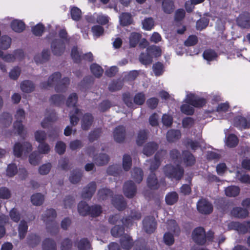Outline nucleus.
Instances as JSON below:
<instances>
[{"label":"nucleus","mask_w":250,"mask_h":250,"mask_svg":"<svg viewBox=\"0 0 250 250\" xmlns=\"http://www.w3.org/2000/svg\"><path fill=\"white\" fill-rule=\"evenodd\" d=\"M61 73L55 72L49 77L47 82L41 83L40 86L41 88L46 89L55 84V89L56 92H65L70 83V79L67 77H64L61 80Z\"/></svg>","instance_id":"obj_1"},{"label":"nucleus","mask_w":250,"mask_h":250,"mask_svg":"<svg viewBox=\"0 0 250 250\" xmlns=\"http://www.w3.org/2000/svg\"><path fill=\"white\" fill-rule=\"evenodd\" d=\"M163 171L166 177L176 180H181L184 174V169L180 165L175 167L167 164L163 167Z\"/></svg>","instance_id":"obj_2"},{"label":"nucleus","mask_w":250,"mask_h":250,"mask_svg":"<svg viewBox=\"0 0 250 250\" xmlns=\"http://www.w3.org/2000/svg\"><path fill=\"white\" fill-rule=\"evenodd\" d=\"M193 241L199 245H204L206 242V234L205 229L201 227L196 228L192 231Z\"/></svg>","instance_id":"obj_3"},{"label":"nucleus","mask_w":250,"mask_h":250,"mask_svg":"<svg viewBox=\"0 0 250 250\" xmlns=\"http://www.w3.org/2000/svg\"><path fill=\"white\" fill-rule=\"evenodd\" d=\"M65 43L61 39H55L51 43V49L52 53L56 56H61L65 50Z\"/></svg>","instance_id":"obj_4"},{"label":"nucleus","mask_w":250,"mask_h":250,"mask_svg":"<svg viewBox=\"0 0 250 250\" xmlns=\"http://www.w3.org/2000/svg\"><path fill=\"white\" fill-rule=\"evenodd\" d=\"M212 204L206 199H201L197 203V208L199 212L203 214H209L213 211Z\"/></svg>","instance_id":"obj_5"},{"label":"nucleus","mask_w":250,"mask_h":250,"mask_svg":"<svg viewBox=\"0 0 250 250\" xmlns=\"http://www.w3.org/2000/svg\"><path fill=\"white\" fill-rule=\"evenodd\" d=\"M31 150L32 145L28 142H24L22 144L17 143L13 148L14 154L18 158L21 156L23 152L28 153Z\"/></svg>","instance_id":"obj_6"},{"label":"nucleus","mask_w":250,"mask_h":250,"mask_svg":"<svg viewBox=\"0 0 250 250\" xmlns=\"http://www.w3.org/2000/svg\"><path fill=\"white\" fill-rule=\"evenodd\" d=\"M143 224L144 229L147 233H152L156 229L157 222L153 216L146 217L143 220Z\"/></svg>","instance_id":"obj_7"},{"label":"nucleus","mask_w":250,"mask_h":250,"mask_svg":"<svg viewBox=\"0 0 250 250\" xmlns=\"http://www.w3.org/2000/svg\"><path fill=\"white\" fill-rule=\"evenodd\" d=\"M123 192L128 198H133L137 192V188L135 183L131 180L125 182L123 186Z\"/></svg>","instance_id":"obj_8"},{"label":"nucleus","mask_w":250,"mask_h":250,"mask_svg":"<svg viewBox=\"0 0 250 250\" xmlns=\"http://www.w3.org/2000/svg\"><path fill=\"white\" fill-rule=\"evenodd\" d=\"M186 103L195 107H202L206 104L204 98H200L194 94H189L187 96Z\"/></svg>","instance_id":"obj_9"},{"label":"nucleus","mask_w":250,"mask_h":250,"mask_svg":"<svg viewBox=\"0 0 250 250\" xmlns=\"http://www.w3.org/2000/svg\"><path fill=\"white\" fill-rule=\"evenodd\" d=\"M97 188L95 182L89 183L86 187L83 188L82 196L84 199H90L95 193Z\"/></svg>","instance_id":"obj_10"},{"label":"nucleus","mask_w":250,"mask_h":250,"mask_svg":"<svg viewBox=\"0 0 250 250\" xmlns=\"http://www.w3.org/2000/svg\"><path fill=\"white\" fill-rule=\"evenodd\" d=\"M125 136L126 131L124 126L119 125L115 128L113 132V136L116 142L123 143L125 139Z\"/></svg>","instance_id":"obj_11"},{"label":"nucleus","mask_w":250,"mask_h":250,"mask_svg":"<svg viewBox=\"0 0 250 250\" xmlns=\"http://www.w3.org/2000/svg\"><path fill=\"white\" fill-rule=\"evenodd\" d=\"M232 226L234 229L241 234L250 233V221H244L243 223L233 222Z\"/></svg>","instance_id":"obj_12"},{"label":"nucleus","mask_w":250,"mask_h":250,"mask_svg":"<svg viewBox=\"0 0 250 250\" xmlns=\"http://www.w3.org/2000/svg\"><path fill=\"white\" fill-rule=\"evenodd\" d=\"M237 24L243 28L250 27V14L244 12L240 14L237 19Z\"/></svg>","instance_id":"obj_13"},{"label":"nucleus","mask_w":250,"mask_h":250,"mask_svg":"<svg viewBox=\"0 0 250 250\" xmlns=\"http://www.w3.org/2000/svg\"><path fill=\"white\" fill-rule=\"evenodd\" d=\"M182 156L183 163L187 167H191L195 164V157L188 150L183 151Z\"/></svg>","instance_id":"obj_14"},{"label":"nucleus","mask_w":250,"mask_h":250,"mask_svg":"<svg viewBox=\"0 0 250 250\" xmlns=\"http://www.w3.org/2000/svg\"><path fill=\"white\" fill-rule=\"evenodd\" d=\"M159 147L158 144L155 142H149L146 144L143 149V153L147 156L153 154Z\"/></svg>","instance_id":"obj_15"},{"label":"nucleus","mask_w":250,"mask_h":250,"mask_svg":"<svg viewBox=\"0 0 250 250\" xmlns=\"http://www.w3.org/2000/svg\"><path fill=\"white\" fill-rule=\"evenodd\" d=\"M112 203L113 206L119 210H124L126 206L125 199L121 195H117L113 197Z\"/></svg>","instance_id":"obj_16"},{"label":"nucleus","mask_w":250,"mask_h":250,"mask_svg":"<svg viewBox=\"0 0 250 250\" xmlns=\"http://www.w3.org/2000/svg\"><path fill=\"white\" fill-rule=\"evenodd\" d=\"M120 243L121 247L126 250H130L134 244L133 240L131 237L127 234H125L121 238Z\"/></svg>","instance_id":"obj_17"},{"label":"nucleus","mask_w":250,"mask_h":250,"mask_svg":"<svg viewBox=\"0 0 250 250\" xmlns=\"http://www.w3.org/2000/svg\"><path fill=\"white\" fill-rule=\"evenodd\" d=\"M93 117L90 113L85 114L82 119L81 127L84 130H88L93 122Z\"/></svg>","instance_id":"obj_18"},{"label":"nucleus","mask_w":250,"mask_h":250,"mask_svg":"<svg viewBox=\"0 0 250 250\" xmlns=\"http://www.w3.org/2000/svg\"><path fill=\"white\" fill-rule=\"evenodd\" d=\"M234 125L241 129H247L250 127V124L246 118L238 116L234 119Z\"/></svg>","instance_id":"obj_19"},{"label":"nucleus","mask_w":250,"mask_h":250,"mask_svg":"<svg viewBox=\"0 0 250 250\" xmlns=\"http://www.w3.org/2000/svg\"><path fill=\"white\" fill-rule=\"evenodd\" d=\"M147 185L151 189H157L159 187L158 180L154 173H150L147 179Z\"/></svg>","instance_id":"obj_20"},{"label":"nucleus","mask_w":250,"mask_h":250,"mask_svg":"<svg viewBox=\"0 0 250 250\" xmlns=\"http://www.w3.org/2000/svg\"><path fill=\"white\" fill-rule=\"evenodd\" d=\"M21 89L24 93H29L35 89V85L30 80H24L21 83Z\"/></svg>","instance_id":"obj_21"},{"label":"nucleus","mask_w":250,"mask_h":250,"mask_svg":"<svg viewBox=\"0 0 250 250\" xmlns=\"http://www.w3.org/2000/svg\"><path fill=\"white\" fill-rule=\"evenodd\" d=\"M232 216L239 218H245L249 215V212L247 209L241 207L234 208L231 211Z\"/></svg>","instance_id":"obj_22"},{"label":"nucleus","mask_w":250,"mask_h":250,"mask_svg":"<svg viewBox=\"0 0 250 250\" xmlns=\"http://www.w3.org/2000/svg\"><path fill=\"white\" fill-rule=\"evenodd\" d=\"M56 216V211L54 209H47L42 215V220L46 224H47L53 221Z\"/></svg>","instance_id":"obj_23"},{"label":"nucleus","mask_w":250,"mask_h":250,"mask_svg":"<svg viewBox=\"0 0 250 250\" xmlns=\"http://www.w3.org/2000/svg\"><path fill=\"white\" fill-rule=\"evenodd\" d=\"M162 7L164 12L167 14L172 13L175 9L173 0H163Z\"/></svg>","instance_id":"obj_24"},{"label":"nucleus","mask_w":250,"mask_h":250,"mask_svg":"<svg viewBox=\"0 0 250 250\" xmlns=\"http://www.w3.org/2000/svg\"><path fill=\"white\" fill-rule=\"evenodd\" d=\"M83 176V171L79 169L73 170L69 176L70 182L73 184L79 183Z\"/></svg>","instance_id":"obj_25"},{"label":"nucleus","mask_w":250,"mask_h":250,"mask_svg":"<svg viewBox=\"0 0 250 250\" xmlns=\"http://www.w3.org/2000/svg\"><path fill=\"white\" fill-rule=\"evenodd\" d=\"M179 199V195L175 191L167 193L165 197V201L167 205L171 206L176 203Z\"/></svg>","instance_id":"obj_26"},{"label":"nucleus","mask_w":250,"mask_h":250,"mask_svg":"<svg viewBox=\"0 0 250 250\" xmlns=\"http://www.w3.org/2000/svg\"><path fill=\"white\" fill-rule=\"evenodd\" d=\"M203 57L205 60L208 62L216 60L218 57V54L213 49H207L204 50L203 53Z\"/></svg>","instance_id":"obj_27"},{"label":"nucleus","mask_w":250,"mask_h":250,"mask_svg":"<svg viewBox=\"0 0 250 250\" xmlns=\"http://www.w3.org/2000/svg\"><path fill=\"white\" fill-rule=\"evenodd\" d=\"M144 172L139 167H135L131 171V178L137 183H140L143 179Z\"/></svg>","instance_id":"obj_28"},{"label":"nucleus","mask_w":250,"mask_h":250,"mask_svg":"<svg viewBox=\"0 0 250 250\" xmlns=\"http://www.w3.org/2000/svg\"><path fill=\"white\" fill-rule=\"evenodd\" d=\"M11 27L16 32H22L25 27L24 23L20 20H15L11 23Z\"/></svg>","instance_id":"obj_29"},{"label":"nucleus","mask_w":250,"mask_h":250,"mask_svg":"<svg viewBox=\"0 0 250 250\" xmlns=\"http://www.w3.org/2000/svg\"><path fill=\"white\" fill-rule=\"evenodd\" d=\"M181 136V132L179 130L170 129L167 134V139L169 142H173L180 139Z\"/></svg>","instance_id":"obj_30"},{"label":"nucleus","mask_w":250,"mask_h":250,"mask_svg":"<svg viewBox=\"0 0 250 250\" xmlns=\"http://www.w3.org/2000/svg\"><path fill=\"white\" fill-rule=\"evenodd\" d=\"M109 160V156L104 153L100 154L97 156H95L94 158V161L95 163L99 166L106 165L108 163Z\"/></svg>","instance_id":"obj_31"},{"label":"nucleus","mask_w":250,"mask_h":250,"mask_svg":"<svg viewBox=\"0 0 250 250\" xmlns=\"http://www.w3.org/2000/svg\"><path fill=\"white\" fill-rule=\"evenodd\" d=\"M98 195L100 199L104 200L113 197V192L110 189L103 188L98 191Z\"/></svg>","instance_id":"obj_32"},{"label":"nucleus","mask_w":250,"mask_h":250,"mask_svg":"<svg viewBox=\"0 0 250 250\" xmlns=\"http://www.w3.org/2000/svg\"><path fill=\"white\" fill-rule=\"evenodd\" d=\"M42 250H57L55 241L51 238H46L42 242Z\"/></svg>","instance_id":"obj_33"},{"label":"nucleus","mask_w":250,"mask_h":250,"mask_svg":"<svg viewBox=\"0 0 250 250\" xmlns=\"http://www.w3.org/2000/svg\"><path fill=\"white\" fill-rule=\"evenodd\" d=\"M139 60L142 64L147 65L152 63L153 58L148 52L146 51V53L142 52L140 54Z\"/></svg>","instance_id":"obj_34"},{"label":"nucleus","mask_w":250,"mask_h":250,"mask_svg":"<svg viewBox=\"0 0 250 250\" xmlns=\"http://www.w3.org/2000/svg\"><path fill=\"white\" fill-rule=\"evenodd\" d=\"M146 51L148 52L152 58L159 57L162 54V50L160 47L155 45L148 46L146 48Z\"/></svg>","instance_id":"obj_35"},{"label":"nucleus","mask_w":250,"mask_h":250,"mask_svg":"<svg viewBox=\"0 0 250 250\" xmlns=\"http://www.w3.org/2000/svg\"><path fill=\"white\" fill-rule=\"evenodd\" d=\"M81 114H82L81 111L77 108H74V112L71 111L70 112V122L72 125H75L78 124L79 118L77 116Z\"/></svg>","instance_id":"obj_36"},{"label":"nucleus","mask_w":250,"mask_h":250,"mask_svg":"<svg viewBox=\"0 0 250 250\" xmlns=\"http://www.w3.org/2000/svg\"><path fill=\"white\" fill-rule=\"evenodd\" d=\"M148 131L146 129L140 130L137 135L136 144L138 146H142L147 139Z\"/></svg>","instance_id":"obj_37"},{"label":"nucleus","mask_w":250,"mask_h":250,"mask_svg":"<svg viewBox=\"0 0 250 250\" xmlns=\"http://www.w3.org/2000/svg\"><path fill=\"white\" fill-rule=\"evenodd\" d=\"M27 229V222L24 220L21 221L18 228L19 235L21 239H22L25 237Z\"/></svg>","instance_id":"obj_38"},{"label":"nucleus","mask_w":250,"mask_h":250,"mask_svg":"<svg viewBox=\"0 0 250 250\" xmlns=\"http://www.w3.org/2000/svg\"><path fill=\"white\" fill-rule=\"evenodd\" d=\"M102 212V208L101 206L95 205L89 207L88 214L93 217L99 216Z\"/></svg>","instance_id":"obj_39"},{"label":"nucleus","mask_w":250,"mask_h":250,"mask_svg":"<svg viewBox=\"0 0 250 250\" xmlns=\"http://www.w3.org/2000/svg\"><path fill=\"white\" fill-rule=\"evenodd\" d=\"M120 23L123 26L129 25L132 22L131 15L129 13H123L120 16Z\"/></svg>","instance_id":"obj_40"},{"label":"nucleus","mask_w":250,"mask_h":250,"mask_svg":"<svg viewBox=\"0 0 250 250\" xmlns=\"http://www.w3.org/2000/svg\"><path fill=\"white\" fill-rule=\"evenodd\" d=\"M142 37V35L136 33H132L129 36V45L131 47H135Z\"/></svg>","instance_id":"obj_41"},{"label":"nucleus","mask_w":250,"mask_h":250,"mask_svg":"<svg viewBox=\"0 0 250 250\" xmlns=\"http://www.w3.org/2000/svg\"><path fill=\"white\" fill-rule=\"evenodd\" d=\"M78 250H90L91 245L88 240L86 238L81 239L77 243Z\"/></svg>","instance_id":"obj_42"},{"label":"nucleus","mask_w":250,"mask_h":250,"mask_svg":"<svg viewBox=\"0 0 250 250\" xmlns=\"http://www.w3.org/2000/svg\"><path fill=\"white\" fill-rule=\"evenodd\" d=\"M90 70L92 73L97 78H100L103 75L104 70L102 67L96 63H93L90 65Z\"/></svg>","instance_id":"obj_43"},{"label":"nucleus","mask_w":250,"mask_h":250,"mask_svg":"<svg viewBox=\"0 0 250 250\" xmlns=\"http://www.w3.org/2000/svg\"><path fill=\"white\" fill-rule=\"evenodd\" d=\"M124 233L125 228L123 226L115 225L111 229V234L115 237H119Z\"/></svg>","instance_id":"obj_44"},{"label":"nucleus","mask_w":250,"mask_h":250,"mask_svg":"<svg viewBox=\"0 0 250 250\" xmlns=\"http://www.w3.org/2000/svg\"><path fill=\"white\" fill-rule=\"evenodd\" d=\"M240 192V188L236 186H229L225 189V194L229 197H235Z\"/></svg>","instance_id":"obj_45"},{"label":"nucleus","mask_w":250,"mask_h":250,"mask_svg":"<svg viewBox=\"0 0 250 250\" xmlns=\"http://www.w3.org/2000/svg\"><path fill=\"white\" fill-rule=\"evenodd\" d=\"M11 39L7 36H3L0 39V48L3 50L9 48L11 45Z\"/></svg>","instance_id":"obj_46"},{"label":"nucleus","mask_w":250,"mask_h":250,"mask_svg":"<svg viewBox=\"0 0 250 250\" xmlns=\"http://www.w3.org/2000/svg\"><path fill=\"white\" fill-rule=\"evenodd\" d=\"M50 52L48 49H43L42 53V59H40L39 55H36L34 57L35 62L37 63H43L49 60Z\"/></svg>","instance_id":"obj_47"},{"label":"nucleus","mask_w":250,"mask_h":250,"mask_svg":"<svg viewBox=\"0 0 250 250\" xmlns=\"http://www.w3.org/2000/svg\"><path fill=\"white\" fill-rule=\"evenodd\" d=\"M123 86V83L121 81H113L108 85V89L110 92L120 90Z\"/></svg>","instance_id":"obj_48"},{"label":"nucleus","mask_w":250,"mask_h":250,"mask_svg":"<svg viewBox=\"0 0 250 250\" xmlns=\"http://www.w3.org/2000/svg\"><path fill=\"white\" fill-rule=\"evenodd\" d=\"M64 99L65 98L63 95L55 94L50 97V101L54 104L60 105L64 103Z\"/></svg>","instance_id":"obj_49"},{"label":"nucleus","mask_w":250,"mask_h":250,"mask_svg":"<svg viewBox=\"0 0 250 250\" xmlns=\"http://www.w3.org/2000/svg\"><path fill=\"white\" fill-rule=\"evenodd\" d=\"M146 101V95L143 92L136 93L134 97V103L136 105H142Z\"/></svg>","instance_id":"obj_50"},{"label":"nucleus","mask_w":250,"mask_h":250,"mask_svg":"<svg viewBox=\"0 0 250 250\" xmlns=\"http://www.w3.org/2000/svg\"><path fill=\"white\" fill-rule=\"evenodd\" d=\"M152 69L156 76L162 75L164 71V65L162 62H159L153 64Z\"/></svg>","instance_id":"obj_51"},{"label":"nucleus","mask_w":250,"mask_h":250,"mask_svg":"<svg viewBox=\"0 0 250 250\" xmlns=\"http://www.w3.org/2000/svg\"><path fill=\"white\" fill-rule=\"evenodd\" d=\"M44 201L43 196L39 193L33 194L31 197L32 203L35 206L41 205Z\"/></svg>","instance_id":"obj_52"},{"label":"nucleus","mask_w":250,"mask_h":250,"mask_svg":"<svg viewBox=\"0 0 250 250\" xmlns=\"http://www.w3.org/2000/svg\"><path fill=\"white\" fill-rule=\"evenodd\" d=\"M47 231L52 235L57 234L59 231V227L57 224L54 221L46 224Z\"/></svg>","instance_id":"obj_53"},{"label":"nucleus","mask_w":250,"mask_h":250,"mask_svg":"<svg viewBox=\"0 0 250 250\" xmlns=\"http://www.w3.org/2000/svg\"><path fill=\"white\" fill-rule=\"evenodd\" d=\"M41 157L39 152H33L29 157V163L33 166L38 165L41 160Z\"/></svg>","instance_id":"obj_54"},{"label":"nucleus","mask_w":250,"mask_h":250,"mask_svg":"<svg viewBox=\"0 0 250 250\" xmlns=\"http://www.w3.org/2000/svg\"><path fill=\"white\" fill-rule=\"evenodd\" d=\"M89 207L86 202L82 201L78 205V212L81 215H87L88 214Z\"/></svg>","instance_id":"obj_55"},{"label":"nucleus","mask_w":250,"mask_h":250,"mask_svg":"<svg viewBox=\"0 0 250 250\" xmlns=\"http://www.w3.org/2000/svg\"><path fill=\"white\" fill-rule=\"evenodd\" d=\"M102 132V129L100 128H95L90 131L88 136L89 141L90 142H93L97 140L101 136Z\"/></svg>","instance_id":"obj_56"},{"label":"nucleus","mask_w":250,"mask_h":250,"mask_svg":"<svg viewBox=\"0 0 250 250\" xmlns=\"http://www.w3.org/2000/svg\"><path fill=\"white\" fill-rule=\"evenodd\" d=\"M78 102V96L76 93H72L68 96L66 104L68 107H75Z\"/></svg>","instance_id":"obj_57"},{"label":"nucleus","mask_w":250,"mask_h":250,"mask_svg":"<svg viewBox=\"0 0 250 250\" xmlns=\"http://www.w3.org/2000/svg\"><path fill=\"white\" fill-rule=\"evenodd\" d=\"M71 57L73 61L76 63H79L82 60L81 53L80 52L76 46H74L71 50Z\"/></svg>","instance_id":"obj_58"},{"label":"nucleus","mask_w":250,"mask_h":250,"mask_svg":"<svg viewBox=\"0 0 250 250\" xmlns=\"http://www.w3.org/2000/svg\"><path fill=\"white\" fill-rule=\"evenodd\" d=\"M238 143L237 137L234 134H230L227 138L226 145L229 147L236 146Z\"/></svg>","instance_id":"obj_59"},{"label":"nucleus","mask_w":250,"mask_h":250,"mask_svg":"<svg viewBox=\"0 0 250 250\" xmlns=\"http://www.w3.org/2000/svg\"><path fill=\"white\" fill-rule=\"evenodd\" d=\"M209 19L206 17L200 19L196 22V28L197 30H202L206 28L208 24Z\"/></svg>","instance_id":"obj_60"},{"label":"nucleus","mask_w":250,"mask_h":250,"mask_svg":"<svg viewBox=\"0 0 250 250\" xmlns=\"http://www.w3.org/2000/svg\"><path fill=\"white\" fill-rule=\"evenodd\" d=\"M71 18L75 21H79L82 17L81 10L77 7H73L71 9Z\"/></svg>","instance_id":"obj_61"},{"label":"nucleus","mask_w":250,"mask_h":250,"mask_svg":"<svg viewBox=\"0 0 250 250\" xmlns=\"http://www.w3.org/2000/svg\"><path fill=\"white\" fill-rule=\"evenodd\" d=\"M73 247L72 241L68 238L62 240L61 244V250H72Z\"/></svg>","instance_id":"obj_62"},{"label":"nucleus","mask_w":250,"mask_h":250,"mask_svg":"<svg viewBox=\"0 0 250 250\" xmlns=\"http://www.w3.org/2000/svg\"><path fill=\"white\" fill-rule=\"evenodd\" d=\"M44 29V26L42 23H39L32 27V32L36 36H41Z\"/></svg>","instance_id":"obj_63"},{"label":"nucleus","mask_w":250,"mask_h":250,"mask_svg":"<svg viewBox=\"0 0 250 250\" xmlns=\"http://www.w3.org/2000/svg\"><path fill=\"white\" fill-rule=\"evenodd\" d=\"M132 166V159L131 157L127 154H125L123 158V167L125 170L128 171Z\"/></svg>","instance_id":"obj_64"}]
</instances>
